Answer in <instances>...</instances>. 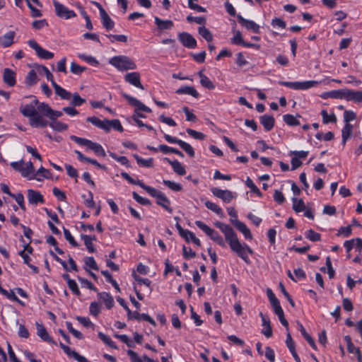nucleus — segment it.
<instances>
[{"mask_svg":"<svg viewBox=\"0 0 362 362\" xmlns=\"http://www.w3.org/2000/svg\"><path fill=\"white\" fill-rule=\"evenodd\" d=\"M196 226L203 230L216 244L222 247H226V242L228 243L232 252H235L246 264H250V260L248 254H253L252 249L246 243H241L237 234L233 228L224 223L216 221L214 225L223 233L225 240L214 229L210 228L201 221H195Z\"/></svg>","mask_w":362,"mask_h":362,"instance_id":"f257e3e1","label":"nucleus"},{"mask_svg":"<svg viewBox=\"0 0 362 362\" xmlns=\"http://www.w3.org/2000/svg\"><path fill=\"white\" fill-rule=\"evenodd\" d=\"M29 98H33L32 103L21 105L20 107L21 113L25 117L29 118V124L34 128H45L48 124V121L42 117V114L37 110L40 103L36 97L30 95Z\"/></svg>","mask_w":362,"mask_h":362,"instance_id":"f03ea898","label":"nucleus"},{"mask_svg":"<svg viewBox=\"0 0 362 362\" xmlns=\"http://www.w3.org/2000/svg\"><path fill=\"white\" fill-rule=\"evenodd\" d=\"M139 185L146 191L151 197L156 199V204L162 206L169 213H173V209L170 207V201L161 191L152 187L145 185L144 182H137Z\"/></svg>","mask_w":362,"mask_h":362,"instance_id":"7ed1b4c3","label":"nucleus"},{"mask_svg":"<svg viewBox=\"0 0 362 362\" xmlns=\"http://www.w3.org/2000/svg\"><path fill=\"white\" fill-rule=\"evenodd\" d=\"M70 139L76 144L83 146H86L87 149L93 151L95 153V155L98 156H105L104 148L100 144L98 143L93 142L87 139L81 138L74 135L71 136Z\"/></svg>","mask_w":362,"mask_h":362,"instance_id":"20e7f679","label":"nucleus"},{"mask_svg":"<svg viewBox=\"0 0 362 362\" xmlns=\"http://www.w3.org/2000/svg\"><path fill=\"white\" fill-rule=\"evenodd\" d=\"M115 67L121 71L136 69L135 62L130 57L124 55L115 56Z\"/></svg>","mask_w":362,"mask_h":362,"instance_id":"39448f33","label":"nucleus"},{"mask_svg":"<svg viewBox=\"0 0 362 362\" xmlns=\"http://www.w3.org/2000/svg\"><path fill=\"white\" fill-rule=\"evenodd\" d=\"M281 86L293 90H308L319 84L317 81H279Z\"/></svg>","mask_w":362,"mask_h":362,"instance_id":"423d86ee","label":"nucleus"},{"mask_svg":"<svg viewBox=\"0 0 362 362\" xmlns=\"http://www.w3.org/2000/svg\"><path fill=\"white\" fill-rule=\"evenodd\" d=\"M123 96L127 100L128 103L130 105L136 107L134 115H136V118L139 119V117H141V118L146 117V116L138 112V110H141V111L146 112H151V108H149L148 107L145 105L143 103H141L138 99H136L132 96H130L127 94H123Z\"/></svg>","mask_w":362,"mask_h":362,"instance_id":"0eeeda50","label":"nucleus"},{"mask_svg":"<svg viewBox=\"0 0 362 362\" xmlns=\"http://www.w3.org/2000/svg\"><path fill=\"white\" fill-rule=\"evenodd\" d=\"M37 110L42 117H47L52 121H55L58 117L62 116V112L52 110L48 104L42 103L37 106Z\"/></svg>","mask_w":362,"mask_h":362,"instance_id":"6e6552de","label":"nucleus"},{"mask_svg":"<svg viewBox=\"0 0 362 362\" xmlns=\"http://www.w3.org/2000/svg\"><path fill=\"white\" fill-rule=\"evenodd\" d=\"M164 138L168 143L178 144L180 146V148H182L189 157H194L195 152L190 144L186 143L184 141L178 139L176 137H173L167 134H164Z\"/></svg>","mask_w":362,"mask_h":362,"instance_id":"1a4fd4ad","label":"nucleus"},{"mask_svg":"<svg viewBox=\"0 0 362 362\" xmlns=\"http://www.w3.org/2000/svg\"><path fill=\"white\" fill-rule=\"evenodd\" d=\"M86 121L106 132H110L112 128H113V120H101L96 117H87Z\"/></svg>","mask_w":362,"mask_h":362,"instance_id":"9d476101","label":"nucleus"},{"mask_svg":"<svg viewBox=\"0 0 362 362\" xmlns=\"http://www.w3.org/2000/svg\"><path fill=\"white\" fill-rule=\"evenodd\" d=\"M53 4L56 14L59 17L64 19H69L76 16L74 11L69 10L67 7L59 3L58 1H54Z\"/></svg>","mask_w":362,"mask_h":362,"instance_id":"9b49d317","label":"nucleus"},{"mask_svg":"<svg viewBox=\"0 0 362 362\" xmlns=\"http://www.w3.org/2000/svg\"><path fill=\"white\" fill-rule=\"evenodd\" d=\"M28 45L33 48L37 55L43 59H50L54 57V53L43 49L40 46L35 40H30L28 42Z\"/></svg>","mask_w":362,"mask_h":362,"instance_id":"f8f14e48","label":"nucleus"},{"mask_svg":"<svg viewBox=\"0 0 362 362\" xmlns=\"http://www.w3.org/2000/svg\"><path fill=\"white\" fill-rule=\"evenodd\" d=\"M211 191L215 197L221 199L226 203H230L236 197L235 193L228 189L223 190L217 187H212L211 188Z\"/></svg>","mask_w":362,"mask_h":362,"instance_id":"ddd939ff","label":"nucleus"},{"mask_svg":"<svg viewBox=\"0 0 362 362\" xmlns=\"http://www.w3.org/2000/svg\"><path fill=\"white\" fill-rule=\"evenodd\" d=\"M177 37L184 47L188 49H194L197 47V40L191 34L182 32L179 33Z\"/></svg>","mask_w":362,"mask_h":362,"instance_id":"4468645a","label":"nucleus"},{"mask_svg":"<svg viewBox=\"0 0 362 362\" xmlns=\"http://www.w3.org/2000/svg\"><path fill=\"white\" fill-rule=\"evenodd\" d=\"M2 78L4 82L9 87H13L16 84V73L9 68L4 69Z\"/></svg>","mask_w":362,"mask_h":362,"instance_id":"2eb2a0df","label":"nucleus"},{"mask_svg":"<svg viewBox=\"0 0 362 362\" xmlns=\"http://www.w3.org/2000/svg\"><path fill=\"white\" fill-rule=\"evenodd\" d=\"M27 198L28 202L33 205H37V204H44L45 199L41 193L38 191H35L33 189H28L27 191Z\"/></svg>","mask_w":362,"mask_h":362,"instance_id":"dca6fc26","label":"nucleus"},{"mask_svg":"<svg viewBox=\"0 0 362 362\" xmlns=\"http://www.w3.org/2000/svg\"><path fill=\"white\" fill-rule=\"evenodd\" d=\"M237 18L238 23L243 27H245L247 30H252L255 33H259L260 28L259 25L255 23L252 21L247 20L244 18L241 15H238Z\"/></svg>","mask_w":362,"mask_h":362,"instance_id":"f3484780","label":"nucleus"},{"mask_svg":"<svg viewBox=\"0 0 362 362\" xmlns=\"http://www.w3.org/2000/svg\"><path fill=\"white\" fill-rule=\"evenodd\" d=\"M230 222L240 232L243 234L246 240L252 239V235L250 230L244 223L240 221L238 219H230Z\"/></svg>","mask_w":362,"mask_h":362,"instance_id":"a211bd4d","label":"nucleus"},{"mask_svg":"<svg viewBox=\"0 0 362 362\" xmlns=\"http://www.w3.org/2000/svg\"><path fill=\"white\" fill-rule=\"evenodd\" d=\"M127 82L140 89H144L143 85L140 81V74L138 72L128 73L124 76Z\"/></svg>","mask_w":362,"mask_h":362,"instance_id":"6ab92c4d","label":"nucleus"},{"mask_svg":"<svg viewBox=\"0 0 362 362\" xmlns=\"http://www.w3.org/2000/svg\"><path fill=\"white\" fill-rule=\"evenodd\" d=\"M36 327H37V334L40 337L42 340L44 341L56 344V342L52 339V338L49 336L48 334L47 329L45 327L38 322H36Z\"/></svg>","mask_w":362,"mask_h":362,"instance_id":"aec40b11","label":"nucleus"},{"mask_svg":"<svg viewBox=\"0 0 362 362\" xmlns=\"http://www.w3.org/2000/svg\"><path fill=\"white\" fill-rule=\"evenodd\" d=\"M259 122L267 132L271 131L274 127L275 119L272 115H263L259 117Z\"/></svg>","mask_w":362,"mask_h":362,"instance_id":"412c9836","label":"nucleus"},{"mask_svg":"<svg viewBox=\"0 0 362 362\" xmlns=\"http://www.w3.org/2000/svg\"><path fill=\"white\" fill-rule=\"evenodd\" d=\"M155 24L160 30H171L174 23L171 20H162L158 16L154 17Z\"/></svg>","mask_w":362,"mask_h":362,"instance_id":"4be33fe9","label":"nucleus"},{"mask_svg":"<svg viewBox=\"0 0 362 362\" xmlns=\"http://www.w3.org/2000/svg\"><path fill=\"white\" fill-rule=\"evenodd\" d=\"M21 174L24 177L29 179L34 178L35 177V169L32 162H28L24 163V166L21 168Z\"/></svg>","mask_w":362,"mask_h":362,"instance_id":"5701e85b","label":"nucleus"},{"mask_svg":"<svg viewBox=\"0 0 362 362\" xmlns=\"http://www.w3.org/2000/svg\"><path fill=\"white\" fill-rule=\"evenodd\" d=\"M297 327L298 329L300 332L302 336L305 339L308 343L310 345V346L315 350L317 349V346L315 342V340L312 338V337L306 332L303 325L300 322H297Z\"/></svg>","mask_w":362,"mask_h":362,"instance_id":"b1692460","label":"nucleus"},{"mask_svg":"<svg viewBox=\"0 0 362 362\" xmlns=\"http://www.w3.org/2000/svg\"><path fill=\"white\" fill-rule=\"evenodd\" d=\"M97 4L99 8L100 15V18H101L103 26L107 30H110L112 28L111 18H110L108 14L106 13L105 9L99 4Z\"/></svg>","mask_w":362,"mask_h":362,"instance_id":"393cba45","label":"nucleus"},{"mask_svg":"<svg viewBox=\"0 0 362 362\" xmlns=\"http://www.w3.org/2000/svg\"><path fill=\"white\" fill-rule=\"evenodd\" d=\"M353 125L351 124H345L342 130H341V144L343 146H345L347 140H349L353 132Z\"/></svg>","mask_w":362,"mask_h":362,"instance_id":"a878e982","label":"nucleus"},{"mask_svg":"<svg viewBox=\"0 0 362 362\" xmlns=\"http://www.w3.org/2000/svg\"><path fill=\"white\" fill-rule=\"evenodd\" d=\"M177 94H187L193 96L195 98H198L199 97V93L197 90L192 87L189 86H182L178 88L176 92Z\"/></svg>","mask_w":362,"mask_h":362,"instance_id":"bb28decb","label":"nucleus"},{"mask_svg":"<svg viewBox=\"0 0 362 362\" xmlns=\"http://www.w3.org/2000/svg\"><path fill=\"white\" fill-rule=\"evenodd\" d=\"M15 32L14 31H9L7 33H6L0 42L1 45L4 48L8 47L11 46L14 42V37H15Z\"/></svg>","mask_w":362,"mask_h":362,"instance_id":"cd10ccee","label":"nucleus"},{"mask_svg":"<svg viewBox=\"0 0 362 362\" xmlns=\"http://www.w3.org/2000/svg\"><path fill=\"white\" fill-rule=\"evenodd\" d=\"M129 317L132 318V319H136L137 320H143L144 321L148 322L152 325L156 326L155 320L151 316H149L148 314H145V313L140 314L137 311H134V312L132 313V314L130 315V316Z\"/></svg>","mask_w":362,"mask_h":362,"instance_id":"c85d7f7f","label":"nucleus"},{"mask_svg":"<svg viewBox=\"0 0 362 362\" xmlns=\"http://www.w3.org/2000/svg\"><path fill=\"white\" fill-rule=\"evenodd\" d=\"M347 100L355 103H362V90H354L348 89Z\"/></svg>","mask_w":362,"mask_h":362,"instance_id":"c756f323","label":"nucleus"},{"mask_svg":"<svg viewBox=\"0 0 362 362\" xmlns=\"http://www.w3.org/2000/svg\"><path fill=\"white\" fill-rule=\"evenodd\" d=\"M182 238H183L187 242L192 241L197 246L201 245V241L199 238H197L194 234L190 230L186 229L184 233L180 235Z\"/></svg>","mask_w":362,"mask_h":362,"instance_id":"7c9ffc66","label":"nucleus"},{"mask_svg":"<svg viewBox=\"0 0 362 362\" xmlns=\"http://www.w3.org/2000/svg\"><path fill=\"white\" fill-rule=\"evenodd\" d=\"M348 89L334 90L327 93L328 97L336 99H345L347 100Z\"/></svg>","mask_w":362,"mask_h":362,"instance_id":"2f4dec72","label":"nucleus"},{"mask_svg":"<svg viewBox=\"0 0 362 362\" xmlns=\"http://www.w3.org/2000/svg\"><path fill=\"white\" fill-rule=\"evenodd\" d=\"M320 115L322 117V122L325 124H327L329 123H336L337 121V117L334 112L331 114H328L327 110H322Z\"/></svg>","mask_w":362,"mask_h":362,"instance_id":"473e14b6","label":"nucleus"},{"mask_svg":"<svg viewBox=\"0 0 362 362\" xmlns=\"http://www.w3.org/2000/svg\"><path fill=\"white\" fill-rule=\"evenodd\" d=\"M56 95L59 96L63 100H69L71 97V95L69 92H68L64 88H62L57 83H54L53 86Z\"/></svg>","mask_w":362,"mask_h":362,"instance_id":"72a5a7b5","label":"nucleus"},{"mask_svg":"<svg viewBox=\"0 0 362 362\" xmlns=\"http://www.w3.org/2000/svg\"><path fill=\"white\" fill-rule=\"evenodd\" d=\"M198 75L200 77V83L203 87L209 90H214L215 88L213 82L202 71L198 73Z\"/></svg>","mask_w":362,"mask_h":362,"instance_id":"f704fd0d","label":"nucleus"},{"mask_svg":"<svg viewBox=\"0 0 362 362\" xmlns=\"http://www.w3.org/2000/svg\"><path fill=\"white\" fill-rule=\"evenodd\" d=\"M298 117H300L299 115L294 116L293 115L286 114L283 116L284 122L289 126H298L300 124Z\"/></svg>","mask_w":362,"mask_h":362,"instance_id":"c9c22d12","label":"nucleus"},{"mask_svg":"<svg viewBox=\"0 0 362 362\" xmlns=\"http://www.w3.org/2000/svg\"><path fill=\"white\" fill-rule=\"evenodd\" d=\"M0 293L2 295L5 296L9 300L16 301L21 305H24V303L15 295L14 292L12 290L8 291L4 288H2L1 286L0 285Z\"/></svg>","mask_w":362,"mask_h":362,"instance_id":"e433bc0d","label":"nucleus"},{"mask_svg":"<svg viewBox=\"0 0 362 362\" xmlns=\"http://www.w3.org/2000/svg\"><path fill=\"white\" fill-rule=\"evenodd\" d=\"M159 149L163 153H165V154L172 153H175V154L177 155L178 156H180L181 158L184 157V154L180 151H179L177 148H173V147H170V146H168L167 145H165V144L160 145L159 146Z\"/></svg>","mask_w":362,"mask_h":362,"instance_id":"4c0bfd02","label":"nucleus"},{"mask_svg":"<svg viewBox=\"0 0 362 362\" xmlns=\"http://www.w3.org/2000/svg\"><path fill=\"white\" fill-rule=\"evenodd\" d=\"M47 126L57 132H63L68 129L67 124L57 120L52 121L51 122H48Z\"/></svg>","mask_w":362,"mask_h":362,"instance_id":"58836bf2","label":"nucleus"},{"mask_svg":"<svg viewBox=\"0 0 362 362\" xmlns=\"http://www.w3.org/2000/svg\"><path fill=\"white\" fill-rule=\"evenodd\" d=\"M134 157L136 160L138 165L141 167L150 168L153 165V159L152 158L144 159L136 154L134 155Z\"/></svg>","mask_w":362,"mask_h":362,"instance_id":"ea45409f","label":"nucleus"},{"mask_svg":"<svg viewBox=\"0 0 362 362\" xmlns=\"http://www.w3.org/2000/svg\"><path fill=\"white\" fill-rule=\"evenodd\" d=\"M38 81V77L37 76V74L35 70L32 69L30 70L26 78H25V83L28 86H33Z\"/></svg>","mask_w":362,"mask_h":362,"instance_id":"a19ab883","label":"nucleus"},{"mask_svg":"<svg viewBox=\"0 0 362 362\" xmlns=\"http://www.w3.org/2000/svg\"><path fill=\"white\" fill-rule=\"evenodd\" d=\"M293 209L296 212H301L305 211V205L302 199H298L296 197L292 198Z\"/></svg>","mask_w":362,"mask_h":362,"instance_id":"79ce46f5","label":"nucleus"},{"mask_svg":"<svg viewBox=\"0 0 362 362\" xmlns=\"http://www.w3.org/2000/svg\"><path fill=\"white\" fill-rule=\"evenodd\" d=\"M198 33L208 42H211L213 40V35H212L211 33L205 26L199 27L198 28Z\"/></svg>","mask_w":362,"mask_h":362,"instance_id":"37998d69","label":"nucleus"},{"mask_svg":"<svg viewBox=\"0 0 362 362\" xmlns=\"http://www.w3.org/2000/svg\"><path fill=\"white\" fill-rule=\"evenodd\" d=\"M205 206L207 209L209 210H211L214 213H216L217 215L220 216L221 217L223 216V212L221 207H219L216 204L213 203L210 201H206L205 202Z\"/></svg>","mask_w":362,"mask_h":362,"instance_id":"c03bdc74","label":"nucleus"},{"mask_svg":"<svg viewBox=\"0 0 362 362\" xmlns=\"http://www.w3.org/2000/svg\"><path fill=\"white\" fill-rule=\"evenodd\" d=\"M99 298L105 304L108 309L112 307V296L105 292L98 293Z\"/></svg>","mask_w":362,"mask_h":362,"instance_id":"a18cd8bd","label":"nucleus"},{"mask_svg":"<svg viewBox=\"0 0 362 362\" xmlns=\"http://www.w3.org/2000/svg\"><path fill=\"white\" fill-rule=\"evenodd\" d=\"M81 238L84 240V244L86 246L88 252H94L95 248L93 244V240L95 239V238H92L87 235H82Z\"/></svg>","mask_w":362,"mask_h":362,"instance_id":"49530a36","label":"nucleus"},{"mask_svg":"<svg viewBox=\"0 0 362 362\" xmlns=\"http://www.w3.org/2000/svg\"><path fill=\"white\" fill-rule=\"evenodd\" d=\"M173 170L180 175L185 174L186 171L184 166L177 160L170 162Z\"/></svg>","mask_w":362,"mask_h":362,"instance_id":"de8ad7c7","label":"nucleus"},{"mask_svg":"<svg viewBox=\"0 0 362 362\" xmlns=\"http://www.w3.org/2000/svg\"><path fill=\"white\" fill-rule=\"evenodd\" d=\"M305 236L306 237V238L313 242L319 241L321 238V235L318 233H316L313 229L307 230L305 233Z\"/></svg>","mask_w":362,"mask_h":362,"instance_id":"09e8293b","label":"nucleus"},{"mask_svg":"<svg viewBox=\"0 0 362 362\" xmlns=\"http://www.w3.org/2000/svg\"><path fill=\"white\" fill-rule=\"evenodd\" d=\"M343 117L344 123L350 124V122L356 119V113L352 110H345Z\"/></svg>","mask_w":362,"mask_h":362,"instance_id":"8fccbe9b","label":"nucleus"},{"mask_svg":"<svg viewBox=\"0 0 362 362\" xmlns=\"http://www.w3.org/2000/svg\"><path fill=\"white\" fill-rule=\"evenodd\" d=\"M186 132L190 136L197 140H204L206 137L203 133L197 132L189 128L187 129Z\"/></svg>","mask_w":362,"mask_h":362,"instance_id":"3c124183","label":"nucleus"},{"mask_svg":"<svg viewBox=\"0 0 362 362\" xmlns=\"http://www.w3.org/2000/svg\"><path fill=\"white\" fill-rule=\"evenodd\" d=\"M132 276L134 280L137 281L139 284H143L147 286L148 288H150L151 281L148 279L141 278L139 275H137L134 272H133ZM149 290L151 291V288H149Z\"/></svg>","mask_w":362,"mask_h":362,"instance_id":"603ef678","label":"nucleus"},{"mask_svg":"<svg viewBox=\"0 0 362 362\" xmlns=\"http://www.w3.org/2000/svg\"><path fill=\"white\" fill-rule=\"evenodd\" d=\"M35 176L42 177V178L48 180L52 178L51 176V173L43 167H40L39 168L36 173H35Z\"/></svg>","mask_w":362,"mask_h":362,"instance_id":"864d4df0","label":"nucleus"},{"mask_svg":"<svg viewBox=\"0 0 362 362\" xmlns=\"http://www.w3.org/2000/svg\"><path fill=\"white\" fill-rule=\"evenodd\" d=\"M86 102V100L81 98L78 93H75L73 94L72 100L71 104L73 106H81L83 103Z\"/></svg>","mask_w":362,"mask_h":362,"instance_id":"5fc2aeb1","label":"nucleus"},{"mask_svg":"<svg viewBox=\"0 0 362 362\" xmlns=\"http://www.w3.org/2000/svg\"><path fill=\"white\" fill-rule=\"evenodd\" d=\"M64 230V238H66V240L74 247H77L78 245L77 243V242L75 240V239L74 238V237L71 235L70 231L64 228H63Z\"/></svg>","mask_w":362,"mask_h":362,"instance_id":"6e6d98bb","label":"nucleus"},{"mask_svg":"<svg viewBox=\"0 0 362 362\" xmlns=\"http://www.w3.org/2000/svg\"><path fill=\"white\" fill-rule=\"evenodd\" d=\"M11 197H13L16 201V202L18 204L20 208L22 210H23L24 211L26 210V208H25V204H24V197L21 193H18L17 194H13Z\"/></svg>","mask_w":362,"mask_h":362,"instance_id":"4d7b16f0","label":"nucleus"},{"mask_svg":"<svg viewBox=\"0 0 362 362\" xmlns=\"http://www.w3.org/2000/svg\"><path fill=\"white\" fill-rule=\"evenodd\" d=\"M182 252L183 257L187 259L194 258L196 256L195 252H194L191 247L185 245L182 247Z\"/></svg>","mask_w":362,"mask_h":362,"instance_id":"13d9d810","label":"nucleus"},{"mask_svg":"<svg viewBox=\"0 0 362 362\" xmlns=\"http://www.w3.org/2000/svg\"><path fill=\"white\" fill-rule=\"evenodd\" d=\"M133 198L140 204L144 206H147L151 204L150 201L144 197H142L141 196L139 195L136 192H134L132 193Z\"/></svg>","mask_w":362,"mask_h":362,"instance_id":"bf43d9fd","label":"nucleus"},{"mask_svg":"<svg viewBox=\"0 0 362 362\" xmlns=\"http://www.w3.org/2000/svg\"><path fill=\"white\" fill-rule=\"evenodd\" d=\"M66 327L69 331L77 339H81L83 338V334L78 330L75 329L72 327V324L69 322H66Z\"/></svg>","mask_w":362,"mask_h":362,"instance_id":"052dcab7","label":"nucleus"},{"mask_svg":"<svg viewBox=\"0 0 362 362\" xmlns=\"http://www.w3.org/2000/svg\"><path fill=\"white\" fill-rule=\"evenodd\" d=\"M115 337L119 339L122 342L125 343L129 347L134 346V342L125 334H116L115 335Z\"/></svg>","mask_w":362,"mask_h":362,"instance_id":"680f3d73","label":"nucleus"},{"mask_svg":"<svg viewBox=\"0 0 362 362\" xmlns=\"http://www.w3.org/2000/svg\"><path fill=\"white\" fill-rule=\"evenodd\" d=\"M82 197L85 199L84 203L86 206L88 208H94L95 207V202L93 201V194L91 192L88 193V197H86V195L83 194Z\"/></svg>","mask_w":362,"mask_h":362,"instance_id":"e2e57ef3","label":"nucleus"},{"mask_svg":"<svg viewBox=\"0 0 362 362\" xmlns=\"http://www.w3.org/2000/svg\"><path fill=\"white\" fill-rule=\"evenodd\" d=\"M85 264H86V266L87 267H88L89 269H95V270L98 269L97 263L93 257H87L85 259Z\"/></svg>","mask_w":362,"mask_h":362,"instance_id":"0e129e2a","label":"nucleus"},{"mask_svg":"<svg viewBox=\"0 0 362 362\" xmlns=\"http://www.w3.org/2000/svg\"><path fill=\"white\" fill-rule=\"evenodd\" d=\"M244 40L240 31H237L235 35L231 38V43L238 45H243Z\"/></svg>","mask_w":362,"mask_h":362,"instance_id":"69168bd1","label":"nucleus"},{"mask_svg":"<svg viewBox=\"0 0 362 362\" xmlns=\"http://www.w3.org/2000/svg\"><path fill=\"white\" fill-rule=\"evenodd\" d=\"M127 355L129 356L132 362H144V360L132 350H128Z\"/></svg>","mask_w":362,"mask_h":362,"instance_id":"338daca9","label":"nucleus"},{"mask_svg":"<svg viewBox=\"0 0 362 362\" xmlns=\"http://www.w3.org/2000/svg\"><path fill=\"white\" fill-rule=\"evenodd\" d=\"M76 320L86 327H93V323L90 320L89 318L85 317H77Z\"/></svg>","mask_w":362,"mask_h":362,"instance_id":"774afa93","label":"nucleus"}]
</instances>
